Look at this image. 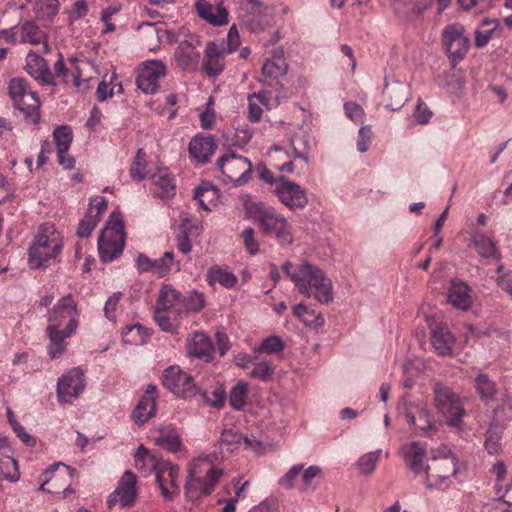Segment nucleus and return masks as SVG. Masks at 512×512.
Listing matches in <instances>:
<instances>
[{
  "label": "nucleus",
  "mask_w": 512,
  "mask_h": 512,
  "mask_svg": "<svg viewBox=\"0 0 512 512\" xmlns=\"http://www.w3.org/2000/svg\"><path fill=\"white\" fill-rule=\"evenodd\" d=\"M79 310L71 294L62 297L49 310L46 335L49 340L47 353L51 359H58L65 354L67 339L72 337L79 326Z\"/></svg>",
  "instance_id": "f257e3e1"
},
{
  "label": "nucleus",
  "mask_w": 512,
  "mask_h": 512,
  "mask_svg": "<svg viewBox=\"0 0 512 512\" xmlns=\"http://www.w3.org/2000/svg\"><path fill=\"white\" fill-rule=\"evenodd\" d=\"M282 270L302 296L314 297L320 304L333 301L332 281L318 266L302 260L299 263L285 262Z\"/></svg>",
  "instance_id": "f03ea898"
},
{
  "label": "nucleus",
  "mask_w": 512,
  "mask_h": 512,
  "mask_svg": "<svg viewBox=\"0 0 512 512\" xmlns=\"http://www.w3.org/2000/svg\"><path fill=\"white\" fill-rule=\"evenodd\" d=\"M214 456L199 457L189 466V475L184 487L189 501L196 502L210 495L223 475V470L213 464Z\"/></svg>",
  "instance_id": "7ed1b4c3"
},
{
  "label": "nucleus",
  "mask_w": 512,
  "mask_h": 512,
  "mask_svg": "<svg viewBox=\"0 0 512 512\" xmlns=\"http://www.w3.org/2000/svg\"><path fill=\"white\" fill-rule=\"evenodd\" d=\"M244 208L247 215L259 224L265 235L274 237L281 245L292 243L293 235L290 224L273 207L248 199L244 203Z\"/></svg>",
  "instance_id": "20e7f679"
},
{
  "label": "nucleus",
  "mask_w": 512,
  "mask_h": 512,
  "mask_svg": "<svg viewBox=\"0 0 512 512\" xmlns=\"http://www.w3.org/2000/svg\"><path fill=\"white\" fill-rule=\"evenodd\" d=\"M63 238L55 226L42 224L29 247L28 263L33 269L46 268L61 253Z\"/></svg>",
  "instance_id": "39448f33"
},
{
  "label": "nucleus",
  "mask_w": 512,
  "mask_h": 512,
  "mask_svg": "<svg viewBox=\"0 0 512 512\" xmlns=\"http://www.w3.org/2000/svg\"><path fill=\"white\" fill-rule=\"evenodd\" d=\"M126 234L122 215L113 212L98 239V251L103 262L116 259L125 247Z\"/></svg>",
  "instance_id": "423d86ee"
},
{
  "label": "nucleus",
  "mask_w": 512,
  "mask_h": 512,
  "mask_svg": "<svg viewBox=\"0 0 512 512\" xmlns=\"http://www.w3.org/2000/svg\"><path fill=\"white\" fill-rule=\"evenodd\" d=\"M435 407L446 419L450 426H458L465 415L463 398L450 387L435 383L433 385Z\"/></svg>",
  "instance_id": "0eeeda50"
},
{
  "label": "nucleus",
  "mask_w": 512,
  "mask_h": 512,
  "mask_svg": "<svg viewBox=\"0 0 512 512\" xmlns=\"http://www.w3.org/2000/svg\"><path fill=\"white\" fill-rule=\"evenodd\" d=\"M9 95L17 109L23 112L26 118L33 123L39 119L40 100L27 80L21 77L12 78L8 85Z\"/></svg>",
  "instance_id": "6e6552de"
},
{
  "label": "nucleus",
  "mask_w": 512,
  "mask_h": 512,
  "mask_svg": "<svg viewBox=\"0 0 512 512\" xmlns=\"http://www.w3.org/2000/svg\"><path fill=\"white\" fill-rule=\"evenodd\" d=\"M217 166L221 171L220 178L226 185L237 187L250 179L252 164L246 157L226 154L218 159Z\"/></svg>",
  "instance_id": "1a4fd4ad"
},
{
  "label": "nucleus",
  "mask_w": 512,
  "mask_h": 512,
  "mask_svg": "<svg viewBox=\"0 0 512 512\" xmlns=\"http://www.w3.org/2000/svg\"><path fill=\"white\" fill-rule=\"evenodd\" d=\"M241 22L251 31H263L273 20V11L258 0H244L238 12Z\"/></svg>",
  "instance_id": "9d476101"
},
{
  "label": "nucleus",
  "mask_w": 512,
  "mask_h": 512,
  "mask_svg": "<svg viewBox=\"0 0 512 512\" xmlns=\"http://www.w3.org/2000/svg\"><path fill=\"white\" fill-rule=\"evenodd\" d=\"M163 385L175 395L183 398H191L198 393L193 377L178 366H170L165 369Z\"/></svg>",
  "instance_id": "9b49d317"
},
{
  "label": "nucleus",
  "mask_w": 512,
  "mask_h": 512,
  "mask_svg": "<svg viewBox=\"0 0 512 512\" xmlns=\"http://www.w3.org/2000/svg\"><path fill=\"white\" fill-rule=\"evenodd\" d=\"M274 193L278 199L288 208L302 209L308 204V197L305 189L300 185L280 176L276 182Z\"/></svg>",
  "instance_id": "f8f14e48"
},
{
  "label": "nucleus",
  "mask_w": 512,
  "mask_h": 512,
  "mask_svg": "<svg viewBox=\"0 0 512 512\" xmlns=\"http://www.w3.org/2000/svg\"><path fill=\"white\" fill-rule=\"evenodd\" d=\"M85 388L83 372L73 368L62 375L57 382V396L61 403H71L78 398Z\"/></svg>",
  "instance_id": "ddd939ff"
},
{
  "label": "nucleus",
  "mask_w": 512,
  "mask_h": 512,
  "mask_svg": "<svg viewBox=\"0 0 512 512\" xmlns=\"http://www.w3.org/2000/svg\"><path fill=\"white\" fill-rule=\"evenodd\" d=\"M167 73V67L161 60H148L142 64L137 77V87L146 94H153L158 90L159 79Z\"/></svg>",
  "instance_id": "4468645a"
},
{
  "label": "nucleus",
  "mask_w": 512,
  "mask_h": 512,
  "mask_svg": "<svg viewBox=\"0 0 512 512\" xmlns=\"http://www.w3.org/2000/svg\"><path fill=\"white\" fill-rule=\"evenodd\" d=\"M458 471L457 457L446 458L445 461L433 462L428 466L425 476V485L427 488L440 487Z\"/></svg>",
  "instance_id": "2eb2a0df"
},
{
  "label": "nucleus",
  "mask_w": 512,
  "mask_h": 512,
  "mask_svg": "<svg viewBox=\"0 0 512 512\" xmlns=\"http://www.w3.org/2000/svg\"><path fill=\"white\" fill-rule=\"evenodd\" d=\"M443 42L449 58L453 61L462 59L469 48V39L464 36L460 25H448L443 30Z\"/></svg>",
  "instance_id": "dca6fc26"
},
{
  "label": "nucleus",
  "mask_w": 512,
  "mask_h": 512,
  "mask_svg": "<svg viewBox=\"0 0 512 512\" xmlns=\"http://www.w3.org/2000/svg\"><path fill=\"white\" fill-rule=\"evenodd\" d=\"M179 468L169 461H164L157 470L156 481L166 501L174 500L180 493L178 481Z\"/></svg>",
  "instance_id": "f3484780"
},
{
  "label": "nucleus",
  "mask_w": 512,
  "mask_h": 512,
  "mask_svg": "<svg viewBox=\"0 0 512 512\" xmlns=\"http://www.w3.org/2000/svg\"><path fill=\"white\" fill-rule=\"evenodd\" d=\"M136 476L131 471L124 472L116 490L108 497L107 503L109 507L120 503L121 507L131 506L136 498Z\"/></svg>",
  "instance_id": "a211bd4d"
},
{
  "label": "nucleus",
  "mask_w": 512,
  "mask_h": 512,
  "mask_svg": "<svg viewBox=\"0 0 512 512\" xmlns=\"http://www.w3.org/2000/svg\"><path fill=\"white\" fill-rule=\"evenodd\" d=\"M25 70L41 85H57L46 60L33 51H30L26 56Z\"/></svg>",
  "instance_id": "6ab92c4d"
},
{
  "label": "nucleus",
  "mask_w": 512,
  "mask_h": 512,
  "mask_svg": "<svg viewBox=\"0 0 512 512\" xmlns=\"http://www.w3.org/2000/svg\"><path fill=\"white\" fill-rule=\"evenodd\" d=\"M383 95L387 100L386 107L392 111H397L408 100L409 87L405 82L386 77Z\"/></svg>",
  "instance_id": "aec40b11"
},
{
  "label": "nucleus",
  "mask_w": 512,
  "mask_h": 512,
  "mask_svg": "<svg viewBox=\"0 0 512 512\" xmlns=\"http://www.w3.org/2000/svg\"><path fill=\"white\" fill-rule=\"evenodd\" d=\"M228 55L223 43L209 42L205 48L203 69L210 77L219 75L224 70V58Z\"/></svg>",
  "instance_id": "412c9836"
},
{
  "label": "nucleus",
  "mask_w": 512,
  "mask_h": 512,
  "mask_svg": "<svg viewBox=\"0 0 512 512\" xmlns=\"http://www.w3.org/2000/svg\"><path fill=\"white\" fill-rule=\"evenodd\" d=\"M156 399H157V390L156 386L149 384L147 385L145 394L138 402L135 407L132 418L133 420L139 424L143 425L149 419L155 416L156 414Z\"/></svg>",
  "instance_id": "4be33fe9"
},
{
  "label": "nucleus",
  "mask_w": 512,
  "mask_h": 512,
  "mask_svg": "<svg viewBox=\"0 0 512 512\" xmlns=\"http://www.w3.org/2000/svg\"><path fill=\"white\" fill-rule=\"evenodd\" d=\"M69 65L67 66L64 63V58L62 54H59L58 60L54 64V72H52L54 76V80L58 84H68L70 76L72 77L73 84L75 87H79L81 84V71L76 65L78 62V59L75 57H71L68 59Z\"/></svg>",
  "instance_id": "5701e85b"
},
{
  "label": "nucleus",
  "mask_w": 512,
  "mask_h": 512,
  "mask_svg": "<svg viewBox=\"0 0 512 512\" xmlns=\"http://www.w3.org/2000/svg\"><path fill=\"white\" fill-rule=\"evenodd\" d=\"M195 7L199 17L213 26H221L228 23V11L222 3L213 6L206 0H198Z\"/></svg>",
  "instance_id": "b1692460"
},
{
  "label": "nucleus",
  "mask_w": 512,
  "mask_h": 512,
  "mask_svg": "<svg viewBox=\"0 0 512 512\" xmlns=\"http://www.w3.org/2000/svg\"><path fill=\"white\" fill-rule=\"evenodd\" d=\"M469 286L460 280H452L448 289V302L455 308L467 311L472 306Z\"/></svg>",
  "instance_id": "393cba45"
},
{
  "label": "nucleus",
  "mask_w": 512,
  "mask_h": 512,
  "mask_svg": "<svg viewBox=\"0 0 512 512\" xmlns=\"http://www.w3.org/2000/svg\"><path fill=\"white\" fill-rule=\"evenodd\" d=\"M431 343L440 356H448L452 353L455 337L451 334L448 327L442 323L437 324L432 329Z\"/></svg>",
  "instance_id": "a878e982"
},
{
  "label": "nucleus",
  "mask_w": 512,
  "mask_h": 512,
  "mask_svg": "<svg viewBox=\"0 0 512 512\" xmlns=\"http://www.w3.org/2000/svg\"><path fill=\"white\" fill-rule=\"evenodd\" d=\"M187 349L191 356L205 362H211L213 360L214 348L210 339L204 333H194L188 339Z\"/></svg>",
  "instance_id": "bb28decb"
},
{
  "label": "nucleus",
  "mask_w": 512,
  "mask_h": 512,
  "mask_svg": "<svg viewBox=\"0 0 512 512\" xmlns=\"http://www.w3.org/2000/svg\"><path fill=\"white\" fill-rule=\"evenodd\" d=\"M406 464L415 474L424 473L429 465L425 464L426 452L418 442H412L402 448Z\"/></svg>",
  "instance_id": "cd10ccee"
},
{
  "label": "nucleus",
  "mask_w": 512,
  "mask_h": 512,
  "mask_svg": "<svg viewBox=\"0 0 512 512\" xmlns=\"http://www.w3.org/2000/svg\"><path fill=\"white\" fill-rule=\"evenodd\" d=\"M134 458L135 467L144 476H148L153 472L157 476V470H160L162 463L165 461L159 458L157 455L151 454L143 445L138 447Z\"/></svg>",
  "instance_id": "c85d7f7f"
},
{
  "label": "nucleus",
  "mask_w": 512,
  "mask_h": 512,
  "mask_svg": "<svg viewBox=\"0 0 512 512\" xmlns=\"http://www.w3.org/2000/svg\"><path fill=\"white\" fill-rule=\"evenodd\" d=\"M216 149L214 139L211 136L194 137L189 143L190 157L198 163H205L213 155Z\"/></svg>",
  "instance_id": "c756f323"
},
{
  "label": "nucleus",
  "mask_w": 512,
  "mask_h": 512,
  "mask_svg": "<svg viewBox=\"0 0 512 512\" xmlns=\"http://www.w3.org/2000/svg\"><path fill=\"white\" fill-rule=\"evenodd\" d=\"M175 59L178 66L186 71H194L199 63L200 54L189 41H182L176 49Z\"/></svg>",
  "instance_id": "7c9ffc66"
},
{
  "label": "nucleus",
  "mask_w": 512,
  "mask_h": 512,
  "mask_svg": "<svg viewBox=\"0 0 512 512\" xmlns=\"http://www.w3.org/2000/svg\"><path fill=\"white\" fill-rule=\"evenodd\" d=\"M288 65L285 62L282 54H275L271 59L265 61L262 66L261 83H266L267 80H278L287 74Z\"/></svg>",
  "instance_id": "2f4dec72"
},
{
  "label": "nucleus",
  "mask_w": 512,
  "mask_h": 512,
  "mask_svg": "<svg viewBox=\"0 0 512 512\" xmlns=\"http://www.w3.org/2000/svg\"><path fill=\"white\" fill-rule=\"evenodd\" d=\"M182 295L172 285H162L157 299L156 309L174 310L182 313Z\"/></svg>",
  "instance_id": "473e14b6"
},
{
  "label": "nucleus",
  "mask_w": 512,
  "mask_h": 512,
  "mask_svg": "<svg viewBox=\"0 0 512 512\" xmlns=\"http://www.w3.org/2000/svg\"><path fill=\"white\" fill-rule=\"evenodd\" d=\"M154 441L158 446L170 452H177L181 448L180 438L171 426H161L155 430Z\"/></svg>",
  "instance_id": "72a5a7b5"
},
{
  "label": "nucleus",
  "mask_w": 512,
  "mask_h": 512,
  "mask_svg": "<svg viewBox=\"0 0 512 512\" xmlns=\"http://www.w3.org/2000/svg\"><path fill=\"white\" fill-rule=\"evenodd\" d=\"M17 35L19 34L18 41L21 43H28L36 45L44 41L45 34L38 27L34 21H26L23 24L16 25Z\"/></svg>",
  "instance_id": "f704fd0d"
},
{
  "label": "nucleus",
  "mask_w": 512,
  "mask_h": 512,
  "mask_svg": "<svg viewBox=\"0 0 512 512\" xmlns=\"http://www.w3.org/2000/svg\"><path fill=\"white\" fill-rule=\"evenodd\" d=\"M194 198L203 210L210 211L218 199V190L212 184L204 182L195 189Z\"/></svg>",
  "instance_id": "c9c22d12"
},
{
  "label": "nucleus",
  "mask_w": 512,
  "mask_h": 512,
  "mask_svg": "<svg viewBox=\"0 0 512 512\" xmlns=\"http://www.w3.org/2000/svg\"><path fill=\"white\" fill-rule=\"evenodd\" d=\"M180 312L174 310H154V320L161 330L169 333H177L179 327Z\"/></svg>",
  "instance_id": "e433bc0d"
},
{
  "label": "nucleus",
  "mask_w": 512,
  "mask_h": 512,
  "mask_svg": "<svg viewBox=\"0 0 512 512\" xmlns=\"http://www.w3.org/2000/svg\"><path fill=\"white\" fill-rule=\"evenodd\" d=\"M151 178L153 183L161 189L160 197L169 198L175 194V185L167 168H158Z\"/></svg>",
  "instance_id": "4c0bfd02"
},
{
  "label": "nucleus",
  "mask_w": 512,
  "mask_h": 512,
  "mask_svg": "<svg viewBox=\"0 0 512 512\" xmlns=\"http://www.w3.org/2000/svg\"><path fill=\"white\" fill-rule=\"evenodd\" d=\"M207 282L210 286L216 283L225 288H233L237 283L236 276L220 267H212L207 272Z\"/></svg>",
  "instance_id": "58836bf2"
},
{
  "label": "nucleus",
  "mask_w": 512,
  "mask_h": 512,
  "mask_svg": "<svg viewBox=\"0 0 512 512\" xmlns=\"http://www.w3.org/2000/svg\"><path fill=\"white\" fill-rule=\"evenodd\" d=\"M498 27L499 22L497 19L484 18L475 32V45L477 47H484Z\"/></svg>",
  "instance_id": "ea45409f"
},
{
  "label": "nucleus",
  "mask_w": 512,
  "mask_h": 512,
  "mask_svg": "<svg viewBox=\"0 0 512 512\" xmlns=\"http://www.w3.org/2000/svg\"><path fill=\"white\" fill-rule=\"evenodd\" d=\"M471 246L485 258L495 257L497 254L495 243L487 235L480 232L473 235Z\"/></svg>",
  "instance_id": "a19ab883"
},
{
  "label": "nucleus",
  "mask_w": 512,
  "mask_h": 512,
  "mask_svg": "<svg viewBox=\"0 0 512 512\" xmlns=\"http://www.w3.org/2000/svg\"><path fill=\"white\" fill-rule=\"evenodd\" d=\"M475 389L481 400L488 402L492 400L496 394V384L486 374H479L475 378Z\"/></svg>",
  "instance_id": "79ce46f5"
},
{
  "label": "nucleus",
  "mask_w": 512,
  "mask_h": 512,
  "mask_svg": "<svg viewBox=\"0 0 512 512\" xmlns=\"http://www.w3.org/2000/svg\"><path fill=\"white\" fill-rule=\"evenodd\" d=\"M275 369L271 361L261 359L254 361L253 368L248 374L250 378L259 379L263 382L269 381L274 375Z\"/></svg>",
  "instance_id": "37998d69"
},
{
  "label": "nucleus",
  "mask_w": 512,
  "mask_h": 512,
  "mask_svg": "<svg viewBox=\"0 0 512 512\" xmlns=\"http://www.w3.org/2000/svg\"><path fill=\"white\" fill-rule=\"evenodd\" d=\"M302 490H315L319 481L323 478V470L317 465H311L301 472Z\"/></svg>",
  "instance_id": "c03bdc74"
},
{
  "label": "nucleus",
  "mask_w": 512,
  "mask_h": 512,
  "mask_svg": "<svg viewBox=\"0 0 512 512\" xmlns=\"http://www.w3.org/2000/svg\"><path fill=\"white\" fill-rule=\"evenodd\" d=\"M293 315L302 320L307 326L320 327L324 324V318L321 314L314 315L304 304H298L293 307Z\"/></svg>",
  "instance_id": "a18cd8bd"
},
{
  "label": "nucleus",
  "mask_w": 512,
  "mask_h": 512,
  "mask_svg": "<svg viewBox=\"0 0 512 512\" xmlns=\"http://www.w3.org/2000/svg\"><path fill=\"white\" fill-rule=\"evenodd\" d=\"M173 268H175L176 271L180 270V264L174 260L173 252L166 251L163 257L153 260V272L161 277L170 272Z\"/></svg>",
  "instance_id": "49530a36"
},
{
  "label": "nucleus",
  "mask_w": 512,
  "mask_h": 512,
  "mask_svg": "<svg viewBox=\"0 0 512 512\" xmlns=\"http://www.w3.org/2000/svg\"><path fill=\"white\" fill-rule=\"evenodd\" d=\"M123 341L127 344L139 346L146 343L148 334L146 330L139 324L126 328L122 333Z\"/></svg>",
  "instance_id": "de8ad7c7"
},
{
  "label": "nucleus",
  "mask_w": 512,
  "mask_h": 512,
  "mask_svg": "<svg viewBox=\"0 0 512 512\" xmlns=\"http://www.w3.org/2000/svg\"><path fill=\"white\" fill-rule=\"evenodd\" d=\"M381 453L382 450L378 449L362 455L357 461L359 472L362 475H371L377 466Z\"/></svg>",
  "instance_id": "09e8293b"
},
{
  "label": "nucleus",
  "mask_w": 512,
  "mask_h": 512,
  "mask_svg": "<svg viewBox=\"0 0 512 512\" xmlns=\"http://www.w3.org/2000/svg\"><path fill=\"white\" fill-rule=\"evenodd\" d=\"M146 153L144 149L140 148L136 152V156L130 167V176L135 181H142L146 177Z\"/></svg>",
  "instance_id": "8fccbe9b"
},
{
  "label": "nucleus",
  "mask_w": 512,
  "mask_h": 512,
  "mask_svg": "<svg viewBox=\"0 0 512 512\" xmlns=\"http://www.w3.org/2000/svg\"><path fill=\"white\" fill-rule=\"evenodd\" d=\"M248 391H249V386L246 382H243V381L238 382L232 388V390L230 392V395H229L230 405L236 410H241L245 405Z\"/></svg>",
  "instance_id": "3c124183"
},
{
  "label": "nucleus",
  "mask_w": 512,
  "mask_h": 512,
  "mask_svg": "<svg viewBox=\"0 0 512 512\" xmlns=\"http://www.w3.org/2000/svg\"><path fill=\"white\" fill-rule=\"evenodd\" d=\"M56 151L68 152L72 143V131L69 126L57 127L53 132Z\"/></svg>",
  "instance_id": "603ef678"
},
{
  "label": "nucleus",
  "mask_w": 512,
  "mask_h": 512,
  "mask_svg": "<svg viewBox=\"0 0 512 512\" xmlns=\"http://www.w3.org/2000/svg\"><path fill=\"white\" fill-rule=\"evenodd\" d=\"M285 344L282 339L276 335L263 339L259 346L253 349L255 354L267 353L274 354L283 351Z\"/></svg>",
  "instance_id": "864d4df0"
},
{
  "label": "nucleus",
  "mask_w": 512,
  "mask_h": 512,
  "mask_svg": "<svg viewBox=\"0 0 512 512\" xmlns=\"http://www.w3.org/2000/svg\"><path fill=\"white\" fill-rule=\"evenodd\" d=\"M205 306V298L202 293L197 291H190L185 296H182L181 308L182 311L198 312Z\"/></svg>",
  "instance_id": "5fc2aeb1"
},
{
  "label": "nucleus",
  "mask_w": 512,
  "mask_h": 512,
  "mask_svg": "<svg viewBox=\"0 0 512 512\" xmlns=\"http://www.w3.org/2000/svg\"><path fill=\"white\" fill-rule=\"evenodd\" d=\"M242 446V435L233 430H224L220 438V448L222 451L233 453Z\"/></svg>",
  "instance_id": "6e6d98bb"
},
{
  "label": "nucleus",
  "mask_w": 512,
  "mask_h": 512,
  "mask_svg": "<svg viewBox=\"0 0 512 512\" xmlns=\"http://www.w3.org/2000/svg\"><path fill=\"white\" fill-rule=\"evenodd\" d=\"M32 0H25L30 3ZM58 0H37L35 3V14L40 19H46L56 15L58 12Z\"/></svg>",
  "instance_id": "4d7b16f0"
},
{
  "label": "nucleus",
  "mask_w": 512,
  "mask_h": 512,
  "mask_svg": "<svg viewBox=\"0 0 512 512\" xmlns=\"http://www.w3.org/2000/svg\"><path fill=\"white\" fill-rule=\"evenodd\" d=\"M242 243L250 255H256L260 250V243L252 227H246L240 234Z\"/></svg>",
  "instance_id": "13d9d810"
},
{
  "label": "nucleus",
  "mask_w": 512,
  "mask_h": 512,
  "mask_svg": "<svg viewBox=\"0 0 512 512\" xmlns=\"http://www.w3.org/2000/svg\"><path fill=\"white\" fill-rule=\"evenodd\" d=\"M501 431L497 426L491 425L486 433L485 448L489 454H496L501 450Z\"/></svg>",
  "instance_id": "bf43d9fd"
},
{
  "label": "nucleus",
  "mask_w": 512,
  "mask_h": 512,
  "mask_svg": "<svg viewBox=\"0 0 512 512\" xmlns=\"http://www.w3.org/2000/svg\"><path fill=\"white\" fill-rule=\"evenodd\" d=\"M99 221L100 220L97 215H93L91 214V211H87L86 215L78 225L77 235L81 238L89 237Z\"/></svg>",
  "instance_id": "052dcab7"
},
{
  "label": "nucleus",
  "mask_w": 512,
  "mask_h": 512,
  "mask_svg": "<svg viewBox=\"0 0 512 512\" xmlns=\"http://www.w3.org/2000/svg\"><path fill=\"white\" fill-rule=\"evenodd\" d=\"M304 466L302 464L293 465L278 481V484L287 490L295 487V481L303 471Z\"/></svg>",
  "instance_id": "680f3d73"
},
{
  "label": "nucleus",
  "mask_w": 512,
  "mask_h": 512,
  "mask_svg": "<svg viewBox=\"0 0 512 512\" xmlns=\"http://www.w3.org/2000/svg\"><path fill=\"white\" fill-rule=\"evenodd\" d=\"M62 468V471L60 472V475L65 476L67 475L69 478H72L74 476L75 470L71 468L70 466H67L63 463H56L51 465L46 471H45V481L40 486L41 491H45V485L52 479L54 476V473L59 469Z\"/></svg>",
  "instance_id": "e2e57ef3"
},
{
  "label": "nucleus",
  "mask_w": 512,
  "mask_h": 512,
  "mask_svg": "<svg viewBox=\"0 0 512 512\" xmlns=\"http://www.w3.org/2000/svg\"><path fill=\"white\" fill-rule=\"evenodd\" d=\"M493 1L494 0H458V3L464 10L475 9L477 13H480L492 7Z\"/></svg>",
  "instance_id": "0e129e2a"
},
{
  "label": "nucleus",
  "mask_w": 512,
  "mask_h": 512,
  "mask_svg": "<svg viewBox=\"0 0 512 512\" xmlns=\"http://www.w3.org/2000/svg\"><path fill=\"white\" fill-rule=\"evenodd\" d=\"M346 116L355 123H362L364 118L363 108L355 102H347L344 104Z\"/></svg>",
  "instance_id": "69168bd1"
},
{
  "label": "nucleus",
  "mask_w": 512,
  "mask_h": 512,
  "mask_svg": "<svg viewBox=\"0 0 512 512\" xmlns=\"http://www.w3.org/2000/svg\"><path fill=\"white\" fill-rule=\"evenodd\" d=\"M240 36L236 25H232L227 33L226 43H223L226 47V53L231 54L238 49L240 46Z\"/></svg>",
  "instance_id": "338daca9"
},
{
  "label": "nucleus",
  "mask_w": 512,
  "mask_h": 512,
  "mask_svg": "<svg viewBox=\"0 0 512 512\" xmlns=\"http://www.w3.org/2000/svg\"><path fill=\"white\" fill-rule=\"evenodd\" d=\"M431 116L432 112L429 110L427 105L423 101L419 100L413 114L415 121L418 124H426L430 120Z\"/></svg>",
  "instance_id": "774afa93"
}]
</instances>
